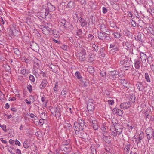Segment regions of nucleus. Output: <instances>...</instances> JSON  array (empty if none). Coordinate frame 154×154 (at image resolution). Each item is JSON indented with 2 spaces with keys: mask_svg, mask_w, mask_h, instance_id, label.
<instances>
[{
  "mask_svg": "<svg viewBox=\"0 0 154 154\" xmlns=\"http://www.w3.org/2000/svg\"><path fill=\"white\" fill-rule=\"evenodd\" d=\"M78 55L79 60L81 61H83L86 60V53L85 49L82 48L79 51Z\"/></svg>",
  "mask_w": 154,
  "mask_h": 154,
  "instance_id": "nucleus-2",
  "label": "nucleus"
},
{
  "mask_svg": "<svg viewBox=\"0 0 154 154\" xmlns=\"http://www.w3.org/2000/svg\"><path fill=\"white\" fill-rule=\"evenodd\" d=\"M67 6L69 8L71 9L74 8V2L71 1H69L67 4Z\"/></svg>",
  "mask_w": 154,
  "mask_h": 154,
  "instance_id": "nucleus-24",
  "label": "nucleus"
},
{
  "mask_svg": "<svg viewBox=\"0 0 154 154\" xmlns=\"http://www.w3.org/2000/svg\"><path fill=\"white\" fill-rule=\"evenodd\" d=\"M63 21L65 23H64V27L65 28H69L70 29H73V26L72 24L68 23H66L65 20H63Z\"/></svg>",
  "mask_w": 154,
  "mask_h": 154,
  "instance_id": "nucleus-16",
  "label": "nucleus"
},
{
  "mask_svg": "<svg viewBox=\"0 0 154 154\" xmlns=\"http://www.w3.org/2000/svg\"><path fill=\"white\" fill-rule=\"evenodd\" d=\"M56 9V8L55 6L52 5L50 3L47 4V8L45 9V16L48 15L49 14V12H53Z\"/></svg>",
  "mask_w": 154,
  "mask_h": 154,
  "instance_id": "nucleus-3",
  "label": "nucleus"
},
{
  "mask_svg": "<svg viewBox=\"0 0 154 154\" xmlns=\"http://www.w3.org/2000/svg\"><path fill=\"white\" fill-rule=\"evenodd\" d=\"M27 89L29 90V91L31 93L32 91V87L31 85L29 84L27 85Z\"/></svg>",
  "mask_w": 154,
  "mask_h": 154,
  "instance_id": "nucleus-42",
  "label": "nucleus"
},
{
  "mask_svg": "<svg viewBox=\"0 0 154 154\" xmlns=\"http://www.w3.org/2000/svg\"><path fill=\"white\" fill-rule=\"evenodd\" d=\"M78 20H79V23L82 24L85 20L84 19L82 18L81 17H79L78 18Z\"/></svg>",
  "mask_w": 154,
  "mask_h": 154,
  "instance_id": "nucleus-43",
  "label": "nucleus"
},
{
  "mask_svg": "<svg viewBox=\"0 0 154 154\" xmlns=\"http://www.w3.org/2000/svg\"><path fill=\"white\" fill-rule=\"evenodd\" d=\"M94 104L92 103H89L87 106V109L91 114H92L94 110Z\"/></svg>",
  "mask_w": 154,
  "mask_h": 154,
  "instance_id": "nucleus-7",
  "label": "nucleus"
},
{
  "mask_svg": "<svg viewBox=\"0 0 154 154\" xmlns=\"http://www.w3.org/2000/svg\"><path fill=\"white\" fill-rule=\"evenodd\" d=\"M29 100L30 101H31L32 103L34 102L35 100L33 96L32 95L30 96L29 97Z\"/></svg>",
  "mask_w": 154,
  "mask_h": 154,
  "instance_id": "nucleus-40",
  "label": "nucleus"
},
{
  "mask_svg": "<svg viewBox=\"0 0 154 154\" xmlns=\"http://www.w3.org/2000/svg\"><path fill=\"white\" fill-rule=\"evenodd\" d=\"M137 88L140 91H143L145 87L141 82H137L136 85Z\"/></svg>",
  "mask_w": 154,
  "mask_h": 154,
  "instance_id": "nucleus-10",
  "label": "nucleus"
},
{
  "mask_svg": "<svg viewBox=\"0 0 154 154\" xmlns=\"http://www.w3.org/2000/svg\"><path fill=\"white\" fill-rule=\"evenodd\" d=\"M30 116L31 118H35V117H36V116L34 115V114H33V113H31L30 114Z\"/></svg>",
  "mask_w": 154,
  "mask_h": 154,
  "instance_id": "nucleus-58",
  "label": "nucleus"
},
{
  "mask_svg": "<svg viewBox=\"0 0 154 154\" xmlns=\"http://www.w3.org/2000/svg\"><path fill=\"white\" fill-rule=\"evenodd\" d=\"M75 77L78 79H80V81H82V77L80 73L78 72L77 71L75 74Z\"/></svg>",
  "mask_w": 154,
  "mask_h": 154,
  "instance_id": "nucleus-23",
  "label": "nucleus"
},
{
  "mask_svg": "<svg viewBox=\"0 0 154 154\" xmlns=\"http://www.w3.org/2000/svg\"><path fill=\"white\" fill-rule=\"evenodd\" d=\"M1 128L2 129L5 131H6V126L5 125H3L1 126Z\"/></svg>",
  "mask_w": 154,
  "mask_h": 154,
  "instance_id": "nucleus-52",
  "label": "nucleus"
},
{
  "mask_svg": "<svg viewBox=\"0 0 154 154\" xmlns=\"http://www.w3.org/2000/svg\"><path fill=\"white\" fill-rule=\"evenodd\" d=\"M75 130L79 132V131H82L84 127V122L83 121L80 119L79 120L78 124L77 123L74 124Z\"/></svg>",
  "mask_w": 154,
  "mask_h": 154,
  "instance_id": "nucleus-1",
  "label": "nucleus"
},
{
  "mask_svg": "<svg viewBox=\"0 0 154 154\" xmlns=\"http://www.w3.org/2000/svg\"><path fill=\"white\" fill-rule=\"evenodd\" d=\"M14 142V140H12V139H10L9 141V143L10 144H13Z\"/></svg>",
  "mask_w": 154,
  "mask_h": 154,
  "instance_id": "nucleus-62",
  "label": "nucleus"
},
{
  "mask_svg": "<svg viewBox=\"0 0 154 154\" xmlns=\"http://www.w3.org/2000/svg\"><path fill=\"white\" fill-rule=\"evenodd\" d=\"M131 24L133 27H135L136 26L137 23L136 22L131 19Z\"/></svg>",
  "mask_w": 154,
  "mask_h": 154,
  "instance_id": "nucleus-30",
  "label": "nucleus"
},
{
  "mask_svg": "<svg viewBox=\"0 0 154 154\" xmlns=\"http://www.w3.org/2000/svg\"><path fill=\"white\" fill-rule=\"evenodd\" d=\"M16 153L17 154H21V151L18 149H17Z\"/></svg>",
  "mask_w": 154,
  "mask_h": 154,
  "instance_id": "nucleus-57",
  "label": "nucleus"
},
{
  "mask_svg": "<svg viewBox=\"0 0 154 154\" xmlns=\"http://www.w3.org/2000/svg\"><path fill=\"white\" fill-rule=\"evenodd\" d=\"M72 17H73V18L75 20V21L76 20V18H77V19H78V18L79 17H78L77 14L75 13H74L73 14Z\"/></svg>",
  "mask_w": 154,
  "mask_h": 154,
  "instance_id": "nucleus-45",
  "label": "nucleus"
},
{
  "mask_svg": "<svg viewBox=\"0 0 154 154\" xmlns=\"http://www.w3.org/2000/svg\"><path fill=\"white\" fill-rule=\"evenodd\" d=\"M47 83L48 82L46 80H43L40 85V88L41 89H43L46 87Z\"/></svg>",
  "mask_w": 154,
  "mask_h": 154,
  "instance_id": "nucleus-17",
  "label": "nucleus"
},
{
  "mask_svg": "<svg viewBox=\"0 0 154 154\" xmlns=\"http://www.w3.org/2000/svg\"><path fill=\"white\" fill-rule=\"evenodd\" d=\"M140 58L142 61H146V55L145 54L141 52L140 53Z\"/></svg>",
  "mask_w": 154,
  "mask_h": 154,
  "instance_id": "nucleus-22",
  "label": "nucleus"
},
{
  "mask_svg": "<svg viewBox=\"0 0 154 154\" xmlns=\"http://www.w3.org/2000/svg\"><path fill=\"white\" fill-rule=\"evenodd\" d=\"M7 150L11 154H15L14 152L12 151V150H14V148H11V147H8L7 148Z\"/></svg>",
  "mask_w": 154,
  "mask_h": 154,
  "instance_id": "nucleus-29",
  "label": "nucleus"
},
{
  "mask_svg": "<svg viewBox=\"0 0 154 154\" xmlns=\"http://www.w3.org/2000/svg\"><path fill=\"white\" fill-rule=\"evenodd\" d=\"M120 82L122 85L126 87H128L130 84L129 82L124 79H122L120 81Z\"/></svg>",
  "mask_w": 154,
  "mask_h": 154,
  "instance_id": "nucleus-15",
  "label": "nucleus"
},
{
  "mask_svg": "<svg viewBox=\"0 0 154 154\" xmlns=\"http://www.w3.org/2000/svg\"><path fill=\"white\" fill-rule=\"evenodd\" d=\"M13 50L14 53L17 55H19L20 54V52L18 49L16 48H13Z\"/></svg>",
  "mask_w": 154,
  "mask_h": 154,
  "instance_id": "nucleus-32",
  "label": "nucleus"
},
{
  "mask_svg": "<svg viewBox=\"0 0 154 154\" xmlns=\"http://www.w3.org/2000/svg\"><path fill=\"white\" fill-rule=\"evenodd\" d=\"M149 12L152 16L154 15V9L153 8L150 9Z\"/></svg>",
  "mask_w": 154,
  "mask_h": 154,
  "instance_id": "nucleus-49",
  "label": "nucleus"
},
{
  "mask_svg": "<svg viewBox=\"0 0 154 154\" xmlns=\"http://www.w3.org/2000/svg\"><path fill=\"white\" fill-rule=\"evenodd\" d=\"M67 92V89L63 88L61 92L62 95L63 96V97H65Z\"/></svg>",
  "mask_w": 154,
  "mask_h": 154,
  "instance_id": "nucleus-28",
  "label": "nucleus"
},
{
  "mask_svg": "<svg viewBox=\"0 0 154 154\" xmlns=\"http://www.w3.org/2000/svg\"><path fill=\"white\" fill-rule=\"evenodd\" d=\"M103 137L104 140L107 143H109L111 142V137L110 136L108 135L107 136H105L103 135Z\"/></svg>",
  "mask_w": 154,
  "mask_h": 154,
  "instance_id": "nucleus-19",
  "label": "nucleus"
},
{
  "mask_svg": "<svg viewBox=\"0 0 154 154\" xmlns=\"http://www.w3.org/2000/svg\"><path fill=\"white\" fill-rule=\"evenodd\" d=\"M146 133L147 134V137L148 139L149 140L152 137H154V131L153 129L151 128H148L145 131Z\"/></svg>",
  "mask_w": 154,
  "mask_h": 154,
  "instance_id": "nucleus-4",
  "label": "nucleus"
},
{
  "mask_svg": "<svg viewBox=\"0 0 154 154\" xmlns=\"http://www.w3.org/2000/svg\"><path fill=\"white\" fill-rule=\"evenodd\" d=\"M145 79H146L147 82H150V79L149 76V75L147 73H145Z\"/></svg>",
  "mask_w": 154,
  "mask_h": 154,
  "instance_id": "nucleus-31",
  "label": "nucleus"
},
{
  "mask_svg": "<svg viewBox=\"0 0 154 154\" xmlns=\"http://www.w3.org/2000/svg\"><path fill=\"white\" fill-rule=\"evenodd\" d=\"M63 151H64L66 153H68L71 151V148L70 147L68 146H63Z\"/></svg>",
  "mask_w": 154,
  "mask_h": 154,
  "instance_id": "nucleus-21",
  "label": "nucleus"
},
{
  "mask_svg": "<svg viewBox=\"0 0 154 154\" xmlns=\"http://www.w3.org/2000/svg\"><path fill=\"white\" fill-rule=\"evenodd\" d=\"M140 60L138 57L134 60V66L136 69H139L141 66Z\"/></svg>",
  "mask_w": 154,
  "mask_h": 154,
  "instance_id": "nucleus-8",
  "label": "nucleus"
},
{
  "mask_svg": "<svg viewBox=\"0 0 154 154\" xmlns=\"http://www.w3.org/2000/svg\"><path fill=\"white\" fill-rule=\"evenodd\" d=\"M41 100L42 102L44 103L45 105H46L47 103V101L46 100V98L45 97H42L41 98Z\"/></svg>",
  "mask_w": 154,
  "mask_h": 154,
  "instance_id": "nucleus-44",
  "label": "nucleus"
},
{
  "mask_svg": "<svg viewBox=\"0 0 154 154\" xmlns=\"http://www.w3.org/2000/svg\"><path fill=\"white\" fill-rule=\"evenodd\" d=\"M39 123L40 125L41 126L44 123V120L43 119H40L39 120Z\"/></svg>",
  "mask_w": 154,
  "mask_h": 154,
  "instance_id": "nucleus-47",
  "label": "nucleus"
},
{
  "mask_svg": "<svg viewBox=\"0 0 154 154\" xmlns=\"http://www.w3.org/2000/svg\"><path fill=\"white\" fill-rule=\"evenodd\" d=\"M11 110L13 112H16L17 111V109L15 108H11Z\"/></svg>",
  "mask_w": 154,
  "mask_h": 154,
  "instance_id": "nucleus-60",
  "label": "nucleus"
},
{
  "mask_svg": "<svg viewBox=\"0 0 154 154\" xmlns=\"http://www.w3.org/2000/svg\"><path fill=\"white\" fill-rule=\"evenodd\" d=\"M87 71L90 73H93L94 72V68L91 66H89L87 69Z\"/></svg>",
  "mask_w": 154,
  "mask_h": 154,
  "instance_id": "nucleus-25",
  "label": "nucleus"
},
{
  "mask_svg": "<svg viewBox=\"0 0 154 154\" xmlns=\"http://www.w3.org/2000/svg\"><path fill=\"white\" fill-rule=\"evenodd\" d=\"M82 33V30L81 29H79L76 31L77 35H80Z\"/></svg>",
  "mask_w": 154,
  "mask_h": 154,
  "instance_id": "nucleus-46",
  "label": "nucleus"
},
{
  "mask_svg": "<svg viewBox=\"0 0 154 154\" xmlns=\"http://www.w3.org/2000/svg\"><path fill=\"white\" fill-rule=\"evenodd\" d=\"M101 31L104 32L106 30V27L104 24H102L99 26Z\"/></svg>",
  "mask_w": 154,
  "mask_h": 154,
  "instance_id": "nucleus-26",
  "label": "nucleus"
},
{
  "mask_svg": "<svg viewBox=\"0 0 154 154\" xmlns=\"http://www.w3.org/2000/svg\"><path fill=\"white\" fill-rule=\"evenodd\" d=\"M23 146L25 148L27 149L29 146V144L27 143V141H25L23 143Z\"/></svg>",
  "mask_w": 154,
  "mask_h": 154,
  "instance_id": "nucleus-35",
  "label": "nucleus"
},
{
  "mask_svg": "<svg viewBox=\"0 0 154 154\" xmlns=\"http://www.w3.org/2000/svg\"><path fill=\"white\" fill-rule=\"evenodd\" d=\"M9 107V106L8 103H6L4 106V107L5 109H8Z\"/></svg>",
  "mask_w": 154,
  "mask_h": 154,
  "instance_id": "nucleus-59",
  "label": "nucleus"
},
{
  "mask_svg": "<svg viewBox=\"0 0 154 154\" xmlns=\"http://www.w3.org/2000/svg\"><path fill=\"white\" fill-rule=\"evenodd\" d=\"M92 126L94 130H97L98 128V126L97 125V122L96 120H92L91 121Z\"/></svg>",
  "mask_w": 154,
  "mask_h": 154,
  "instance_id": "nucleus-12",
  "label": "nucleus"
},
{
  "mask_svg": "<svg viewBox=\"0 0 154 154\" xmlns=\"http://www.w3.org/2000/svg\"><path fill=\"white\" fill-rule=\"evenodd\" d=\"M114 35L115 37L116 38H119L120 36V34L118 32L114 33Z\"/></svg>",
  "mask_w": 154,
  "mask_h": 154,
  "instance_id": "nucleus-38",
  "label": "nucleus"
},
{
  "mask_svg": "<svg viewBox=\"0 0 154 154\" xmlns=\"http://www.w3.org/2000/svg\"><path fill=\"white\" fill-rule=\"evenodd\" d=\"M114 129L112 131V128L110 129L112 131L111 135L114 137H116L117 134H120L122 132V129L121 128H117L115 125L114 126Z\"/></svg>",
  "mask_w": 154,
  "mask_h": 154,
  "instance_id": "nucleus-5",
  "label": "nucleus"
},
{
  "mask_svg": "<svg viewBox=\"0 0 154 154\" xmlns=\"http://www.w3.org/2000/svg\"><path fill=\"white\" fill-rule=\"evenodd\" d=\"M135 97L134 96H132L130 97L129 100V101L131 103H131H134L135 102Z\"/></svg>",
  "mask_w": 154,
  "mask_h": 154,
  "instance_id": "nucleus-33",
  "label": "nucleus"
},
{
  "mask_svg": "<svg viewBox=\"0 0 154 154\" xmlns=\"http://www.w3.org/2000/svg\"><path fill=\"white\" fill-rule=\"evenodd\" d=\"M79 1L81 5H85L87 4L86 0H79Z\"/></svg>",
  "mask_w": 154,
  "mask_h": 154,
  "instance_id": "nucleus-41",
  "label": "nucleus"
},
{
  "mask_svg": "<svg viewBox=\"0 0 154 154\" xmlns=\"http://www.w3.org/2000/svg\"><path fill=\"white\" fill-rule=\"evenodd\" d=\"M128 15L129 17H131L133 16L132 12L131 11L128 12Z\"/></svg>",
  "mask_w": 154,
  "mask_h": 154,
  "instance_id": "nucleus-54",
  "label": "nucleus"
},
{
  "mask_svg": "<svg viewBox=\"0 0 154 154\" xmlns=\"http://www.w3.org/2000/svg\"><path fill=\"white\" fill-rule=\"evenodd\" d=\"M121 60L120 61V63L122 64L127 63L128 61V58L126 57H122Z\"/></svg>",
  "mask_w": 154,
  "mask_h": 154,
  "instance_id": "nucleus-20",
  "label": "nucleus"
},
{
  "mask_svg": "<svg viewBox=\"0 0 154 154\" xmlns=\"http://www.w3.org/2000/svg\"><path fill=\"white\" fill-rule=\"evenodd\" d=\"M109 105H112L114 103V101L112 99L108 100L107 101Z\"/></svg>",
  "mask_w": 154,
  "mask_h": 154,
  "instance_id": "nucleus-39",
  "label": "nucleus"
},
{
  "mask_svg": "<svg viewBox=\"0 0 154 154\" xmlns=\"http://www.w3.org/2000/svg\"><path fill=\"white\" fill-rule=\"evenodd\" d=\"M20 73L25 77H26L30 73V71L23 68L20 70Z\"/></svg>",
  "mask_w": 154,
  "mask_h": 154,
  "instance_id": "nucleus-11",
  "label": "nucleus"
},
{
  "mask_svg": "<svg viewBox=\"0 0 154 154\" xmlns=\"http://www.w3.org/2000/svg\"><path fill=\"white\" fill-rule=\"evenodd\" d=\"M51 29L48 27H44L42 28V33L46 35L50 32Z\"/></svg>",
  "mask_w": 154,
  "mask_h": 154,
  "instance_id": "nucleus-13",
  "label": "nucleus"
},
{
  "mask_svg": "<svg viewBox=\"0 0 154 154\" xmlns=\"http://www.w3.org/2000/svg\"><path fill=\"white\" fill-rule=\"evenodd\" d=\"M131 105L130 102L126 103H124L121 104L120 106V107L122 109H127L129 108Z\"/></svg>",
  "mask_w": 154,
  "mask_h": 154,
  "instance_id": "nucleus-6",
  "label": "nucleus"
},
{
  "mask_svg": "<svg viewBox=\"0 0 154 154\" xmlns=\"http://www.w3.org/2000/svg\"><path fill=\"white\" fill-rule=\"evenodd\" d=\"M58 82H56L55 83V85L54 88V90L55 91L57 92V89L58 87Z\"/></svg>",
  "mask_w": 154,
  "mask_h": 154,
  "instance_id": "nucleus-37",
  "label": "nucleus"
},
{
  "mask_svg": "<svg viewBox=\"0 0 154 154\" xmlns=\"http://www.w3.org/2000/svg\"><path fill=\"white\" fill-rule=\"evenodd\" d=\"M16 98L15 97H13V98H11V97H9V98L8 100L9 101H14L16 100Z\"/></svg>",
  "mask_w": 154,
  "mask_h": 154,
  "instance_id": "nucleus-55",
  "label": "nucleus"
},
{
  "mask_svg": "<svg viewBox=\"0 0 154 154\" xmlns=\"http://www.w3.org/2000/svg\"><path fill=\"white\" fill-rule=\"evenodd\" d=\"M118 74V72H117L116 71H113L111 72L110 73V75H111L112 76H115L116 75Z\"/></svg>",
  "mask_w": 154,
  "mask_h": 154,
  "instance_id": "nucleus-34",
  "label": "nucleus"
},
{
  "mask_svg": "<svg viewBox=\"0 0 154 154\" xmlns=\"http://www.w3.org/2000/svg\"><path fill=\"white\" fill-rule=\"evenodd\" d=\"M98 50V46H96L95 48H94V50L95 51H97Z\"/></svg>",
  "mask_w": 154,
  "mask_h": 154,
  "instance_id": "nucleus-64",
  "label": "nucleus"
},
{
  "mask_svg": "<svg viewBox=\"0 0 154 154\" xmlns=\"http://www.w3.org/2000/svg\"><path fill=\"white\" fill-rule=\"evenodd\" d=\"M40 74H41L43 77H45L46 76L45 73L43 71H41L40 73Z\"/></svg>",
  "mask_w": 154,
  "mask_h": 154,
  "instance_id": "nucleus-56",
  "label": "nucleus"
},
{
  "mask_svg": "<svg viewBox=\"0 0 154 154\" xmlns=\"http://www.w3.org/2000/svg\"><path fill=\"white\" fill-rule=\"evenodd\" d=\"M0 140L3 143L6 144L7 143V142L6 140H3L2 138H1Z\"/></svg>",
  "mask_w": 154,
  "mask_h": 154,
  "instance_id": "nucleus-53",
  "label": "nucleus"
},
{
  "mask_svg": "<svg viewBox=\"0 0 154 154\" xmlns=\"http://www.w3.org/2000/svg\"><path fill=\"white\" fill-rule=\"evenodd\" d=\"M102 11L104 14H105L108 11L107 9L105 7H103L102 8Z\"/></svg>",
  "mask_w": 154,
  "mask_h": 154,
  "instance_id": "nucleus-48",
  "label": "nucleus"
},
{
  "mask_svg": "<svg viewBox=\"0 0 154 154\" xmlns=\"http://www.w3.org/2000/svg\"><path fill=\"white\" fill-rule=\"evenodd\" d=\"M88 38H93L94 37L91 34H89L88 35Z\"/></svg>",
  "mask_w": 154,
  "mask_h": 154,
  "instance_id": "nucleus-63",
  "label": "nucleus"
},
{
  "mask_svg": "<svg viewBox=\"0 0 154 154\" xmlns=\"http://www.w3.org/2000/svg\"><path fill=\"white\" fill-rule=\"evenodd\" d=\"M143 132L142 131H141L140 133V134L139 135V138L140 139V140H141L143 139Z\"/></svg>",
  "mask_w": 154,
  "mask_h": 154,
  "instance_id": "nucleus-50",
  "label": "nucleus"
},
{
  "mask_svg": "<svg viewBox=\"0 0 154 154\" xmlns=\"http://www.w3.org/2000/svg\"><path fill=\"white\" fill-rule=\"evenodd\" d=\"M114 114H117L119 116H121L122 115V111L120 109L116 108H114L112 111Z\"/></svg>",
  "mask_w": 154,
  "mask_h": 154,
  "instance_id": "nucleus-9",
  "label": "nucleus"
},
{
  "mask_svg": "<svg viewBox=\"0 0 154 154\" xmlns=\"http://www.w3.org/2000/svg\"><path fill=\"white\" fill-rule=\"evenodd\" d=\"M53 41H54V42L56 43H57L58 44H60V42L58 41L56 39H53Z\"/></svg>",
  "mask_w": 154,
  "mask_h": 154,
  "instance_id": "nucleus-61",
  "label": "nucleus"
},
{
  "mask_svg": "<svg viewBox=\"0 0 154 154\" xmlns=\"http://www.w3.org/2000/svg\"><path fill=\"white\" fill-rule=\"evenodd\" d=\"M15 144L17 145L18 146H20L21 143L20 142L17 140H16L15 141Z\"/></svg>",
  "mask_w": 154,
  "mask_h": 154,
  "instance_id": "nucleus-51",
  "label": "nucleus"
},
{
  "mask_svg": "<svg viewBox=\"0 0 154 154\" xmlns=\"http://www.w3.org/2000/svg\"><path fill=\"white\" fill-rule=\"evenodd\" d=\"M81 26L82 27L87 26H88L89 25V23H88L85 20V21H84L83 23L81 24Z\"/></svg>",
  "mask_w": 154,
  "mask_h": 154,
  "instance_id": "nucleus-27",
  "label": "nucleus"
},
{
  "mask_svg": "<svg viewBox=\"0 0 154 154\" xmlns=\"http://www.w3.org/2000/svg\"><path fill=\"white\" fill-rule=\"evenodd\" d=\"M131 146L130 144L126 145L124 148V152L125 154H128L130 149Z\"/></svg>",
  "mask_w": 154,
  "mask_h": 154,
  "instance_id": "nucleus-14",
  "label": "nucleus"
},
{
  "mask_svg": "<svg viewBox=\"0 0 154 154\" xmlns=\"http://www.w3.org/2000/svg\"><path fill=\"white\" fill-rule=\"evenodd\" d=\"M40 63V61L39 60L36 58L34 60V67L38 69L39 67Z\"/></svg>",
  "mask_w": 154,
  "mask_h": 154,
  "instance_id": "nucleus-18",
  "label": "nucleus"
},
{
  "mask_svg": "<svg viewBox=\"0 0 154 154\" xmlns=\"http://www.w3.org/2000/svg\"><path fill=\"white\" fill-rule=\"evenodd\" d=\"M29 79L32 82H34L35 81L34 77L32 75H30L29 77Z\"/></svg>",
  "mask_w": 154,
  "mask_h": 154,
  "instance_id": "nucleus-36",
  "label": "nucleus"
}]
</instances>
